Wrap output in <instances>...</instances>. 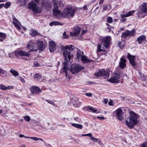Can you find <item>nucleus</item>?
<instances>
[{
  "instance_id": "1",
  "label": "nucleus",
  "mask_w": 147,
  "mask_h": 147,
  "mask_svg": "<svg viewBox=\"0 0 147 147\" xmlns=\"http://www.w3.org/2000/svg\"><path fill=\"white\" fill-rule=\"evenodd\" d=\"M60 1L53 0L54 15L58 18H61L62 17L66 18L73 17L75 13L76 9L72 7H67L61 13V10L64 5Z\"/></svg>"
},
{
  "instance_id": "2",
  "label": "nucleus",
  "mask_w": 147,
  "mask_h": 147,
  "mask_svg": "<svg viewBox=\"0 0 147 147\" xmlns=\"http://www.w3.org/2000/svg\"><path fill=\"white\" fill-rule=\"evenodd\" d=\"M74 49V47L71 45H66L61 47V49L65 58L64 63L62 64H70L72 61L71 58L73 55L70 51H73Z\"/></svg>"
},
{
  "instance_id": "3",
  "label": "nucleus",
  "mask_w": 147,
  "mask_h": 147,
  "mask_svg": "<svg viewBox=\"0 0 147 147\" xmlns=\"http://www.w3.org/2000/svg\"><path fill=\"white\" fill-rule=\"evenodd\" d=\"M80 65H64L63 71L65 73L67 77L70 74H75L84 69V67L80 66Z\"/></svg>"
},
{
  "instance_id": "4",
  "label": "nucleus",
  "mask_w": 147,
  "mask_h": 147,
  "mask_svg": "<svg viewBox=\"0 0 147 147\" xmlns=\"http://www.w3.org/2000/svg\"><path fill=\"white\" fill-rule=\"evenodd\" d=\"M28 49H31L29 52L36 51L39 49L40 51H43L45 49L43 41L36 42V40L30 41L27 45Z\"/></svg>"
},
{
  "instance_id": "5",
  "label": "nucleus",
  "mask_w": 147,
  "mask_h": 147,
  "mask_svg": "<svg viewBox=\"0 0 147 147\" xmlns=\"http://www.w3.org/2000/svg\"><path fill=\"white\" fill-rule=\"evenodd\" d=\"M138 117L139 116L136 114L132 111H130L129 117L126 121V124L129 128H133L134 125L139 123V120L138 119Z\"/></svg>"
},
{
  "instance_id": "6",
  "label": "nucleus",
  "mask_w": 147,
  "mask_h": 147,
  "mask_svg": "<svg viewBox=\"0 0 147 147\" xmlns=\"http://www.w3.org/2000/svg\"><path fill=\"white\" fill-rule=\"evenodd\" d=\"M122 74L121 70L117 69L114 73L113 76L108 80V82L112 83H118L120 82V78Z\"/></svg>"
},
{
  "instance_id": "7",
  "label": "nucleus",
  "mask_w": 147,
  "mask_h": 147,
  "mask_svg": "<svg viewBox=\"0 0 147 147\" xmlns=\"http://www.w3.org/2000/svg\"><path fill=\"white\" fill-rule=\"evenodd\" d=\"M28 8L31 9L34 14L40 13L41 12L42 9L40 7H39L33 1H32L28 3Z\"/></svg>"
},
{
  "instance_id": "8",
  "label": "nucleus",
  "mask_w": 147,
  "mask_h": 147,
  "mask_svg": "<svg viewBox=\"0 0 147 147\" xmlns=\"http://www.w3.org/2000/svg\"><path fill=\"white\" fill-rule=\"evenodd\" d=\"M140 10L138 13V16L139 18H144L145 16L144 13H147V3L144 2L139 7Z\"/></svg>"
},
{
  "instance_id": "9",
  "label": "nucleus",
  "mask_w": 147,
  "mask_h": 147,
  "mask_svg": "<svg viewBox=\"0 0 147 147\" xmlns=\"http://www.w3.org/2000/svg\"><path fill=\"white\" fill-rule=\"evenodd\" d=\"M111 40V37L109 36L102 38L100 40V41L105 47L108 48L110 45Z\"/></svg>"
},
{
  "instance_id": "10",
  "label": "nucleus",
  "mask_w": 147,
  "mask_h": 147,
  "mask_svg": "<svg viewBox=\"0 0 147 147\" xmlns=\"http://www.w3.org/2000/svg\"><path fill=\"white\" fill-rule=\"evenodd\" d=\"M15 54L16 56L18 57L20 56L29 57L30 55L29 52L22 50L16 51Z\"/></svg>"
},
{
  "instance_id": "11",
  "label": "nucleus",
  "mask_w": 147,
  "mask_h": 147,
  "mask_svg": "<svg viewBox=\"0 0 147 147\" xmlns=\"http://www.w3.org/2000/svg\"><path fill=\"white\" fill-rule=\"evenodd\" d=\"M136 41H137L140 45L145 44L147 42L146 36L144 35H141L137 38Z\"/></svg>"
},
{
  "instance_id": "12",
  "label": "nucleus",
  "mask_w": 147,
  "mask_h": 147,
  "mask_svg": "<svg viewBox=\"0 0 147 147\" xmlns=\"http://www.w3.org/2000/svg\"><path fill=\"white\" fill-rule=\"evenodd\" d=\"M49 49L51 52H53L56 48V45L53 40L50 41L49 43Z\"/></svg>"
},
{
  "instance_id": "13",
  "label": "nucleus",
  "mask_w": 147,
  "mask_h": 147,
  "mask_svg": "<svg viewBox=\"0 0 147 147\" xmlns=\"http://www.w3.org/2000/svg\"><path fill=\"white\" fill-rule=\"evenodd\" d=\"M30 90L33 94H38L42 92L41 90L37 86H32Z\"/></svg>"
},
{
  "instance_id": "14",
  "label": "nucleus",
  "mask_w": 147,
  "mask_h": 147,
  "mask_svg": "<svg viewBox=\"0 0 147 147\" xmlns=\"http://www.w3.org/2000/svg\"><path fill=\"white\" fill-rule=\"evenodd\" d=\"M81 31V28L76 27L73 28V32L70 33V35L72 36H77L80 34Z\"/></svg>"
},
{
  "instance_id": "15",
  "label": "nucleus",
  "mask_w": 147,
  "mask_h": 147,
  "mask_svg": "<svg viewBox=\"0 0 147 147\" xmlns=\"http://www.w3.org/2000/svg\"><path fill=\"white\" fill-rule=\"evenodd\" d=\"M127 58L131 64H135L136 56L131 55L129 53H127Z\"/></svg>"
},
{
  "instance_id": "16",
  "label": "nucleus",
  "mask_w": 147,
  "mask_h": 147,
  "mask_svg": "<svg viewBox=\"0 0 147 147\" xmlns=\"http://www.w3.org/2000/svg\"><path fill=\"white\" fill-rule=\"evenodd\" d=\"M116 116L118 119L121 121L123 120V118L122 116L123 112L121 109L120 108H118L116 110Z\"/></svg>"
},
{
  "instance_id": "17",
  "label": "nucleus",
  "mask_w": 147,
  "mask_h": 147,
  "mask_svg": "<svg viewBox=\"0 0 147 147\" xmlns=\"http://www.w3.org/2000/svg\"><path fill=\"white\" fill-rule=\"evenodd\" d=\"M77 54V57L76 58V61L77 62H79L80 60L83 56L84 55V53L83 52L81 51L80 50L78 49Z\"/></svg>"
},
{
  "instance_id": "18",
  "label": "nucleus",
  "mask_w": 147,
  "mask_h": 147,
  "mask_svg": "<svg viewBox=\"0 0 147 147\" xmlns=\"http://www.w3.org/2000/svg\"><path fill=\"white\" fill-rule=\"evenodd\" d=\"M32 77L36 80L40 82L41 80L42 76L40 73H36L35 74H31Z\"/></svg>"
},
{
  "instance_id": "19",
  "label": "nucleus",
  "mask_w": 147,
  "mask_h": 147,
  "mask_svg": "<svg viewBox=\"0 0 147 147\" xmlns=\"http://www.w3.org/2000/svg\"><path fill=\"white\" fill-rule=\"evenodd\" d=\"M13 24L15 25V26L18 29L20 30L21 29V28L19 25L20 24L19 22L16 18L14 16H13Z\"/></svg>"
},
{
  "instance_id": "20",
  "label": "nucleus",
  "mask_w": 147,
  "mask_h": 147,
  "mask_svg": "<svg viewBox=\"0 0 147 147\" xmlns=\"http://www.w3.org/2000/svg\"><path fill=\"white\" fill-rule=\"evenodd\" d=\"M33 123L32 125L34 126H36L38 127L39 129H45V127H44L43 126L41 125L40 123L37 121L33 120Z\"/></svg>"
},
{
  "instance_id": "21",
  "label": "nucleus",
  "mask_w": 147,
  "mask_h": 147,
  "mask_svg": "<svg viewBox=\"0 0 147 147\" xmlns=\"http://www.w3.org/2000/svg\"><path fill=\"white\" fill-rule=\"evenodd\" d=\"M80 60L83 63H88L93 61L92 60H89L88 59L85 55L82 57V58H81Z\"/></svg>"
},
{
  "instance_id": "22",
  "label": "nucleus",
  "mask_w": 147,
  "mask_h": 147,
  "mask_svg": "<svg viewBox=\"0 0 147 147\" xmlns=\"http://www.w3.org/2000/svg\"><path fill=\"white\" fill-rule=\"evenodd\" d=\"M128 32L129 36L130 37H134L136 34V31L134 29H133L132 30L130 31L127 30Z\"/></svg>"
},
{
  "instance_id": "23",
  "label": "nucleus",
  "mask_w": 147,
  "mask_h": 147,
  "mask_svg": "<svg viewBox=\"0 0 147 147\" xmlns=\"http://www.w3.org/2000/svg\"><path fill=\"white\" fill-rule=\"evenodd\" d=\"M30 34L33 36H35L36 35H40V34L39 33H38L37 31L31 29L30 32Z\"/></svg>"
},
{
  "instance_id": "24",
  "label": "nucleus",
  "mask_w": 147,
  "mask_h": 147,
  "mask_svg": "<svg viewBox=\"0 0 147 147\" xmlns=\"http://www.w3.org/2000/svg\"><path fill=\"white\" fill-rule=\"evenodd\" d=\"M70 124L72 126L79 129H81L83 128L82 125L80 124H78L73 123H70Z\"/></svg>"
},
{
  "instance_id": "25",
  "label": "nucleus",
  "mask_w": 147,
  "mask_h": 147,
  "mask_svg": "<svg viewBox=\"0 0 147 147\" xmlns=\"http://www.w3.org/2000/svg\"><path fill=\"white\" fill-rule=\"evenodd\" d=\"M50 26H53V25H63L62 23L56 21H54L50 23Z\"/></svg>"
},
{
  "instance_id": "26",
  "label": "nucleus",
  "mask_w": 147,
  "mask_h": 147,
  "mask_svg": "<svg viewBox=\"0 0 147 147\" xmlns=\"http://www.w3.org/2000/svg\"><path fill=\"white\" fill-rule=\"evenodd\" d=\"M109 73L110 71H109L103 70V77L105 78L109 77L110 75Z\"/></svg>"
},
{
  "instance_id": "27",
  "label": "nucleus",
  "mask_w": 147,
  "mask_h": 147,
  "mask_svg": "<svg viewBox=\"0 0 147 147\" xmlns=\"http://www.w3.org/2000/svg\"><path fill=\"white\" fill-rule=\"evenodd\" d=\"M94 75L97 77H99L100 76L103 77V70H99L95 73Z\"/></svg>"
},
{
  "instance_id": "28",
  "label": "nucleus",
  "mask_w": 147,
  "mask_h": 147,
  "mask_svg": "<svg viewBox=\"0 0 147 147\" xmlns=\"http://www.w3.org/2000/svg\"><path fill=\"white\" fill-rule=\"evenodd\" d=\"M25 138H29L30 139H32L33 140H34V141H37V140H40L42 141H43L42 139L40 138H38L36 137H28L26 136H25L24 137Z\"/></svg>"
},
{
  "instance_id": "29",
  "label": "nucleus",
  "mask_w": 147,
  "mask_h": 147,
  "mask_svg": "<svg viewBox=\"0 0 147 147\" xmlns=\"http://www.w3.org/2000/svg\"><path fill=\"white\" fill-rule=\"evenodd\" d=\"M123 57V56L121 58L119 64H125L127 60Z\"/></svg>"
},
{
  "instance_id": "30",
  "label": "nucleus",
  "mask_w": 147,
  "mask_h": 147,
  "mask_svg": "<svg viewBox=\"0 0 147 147\" xmlns=\"http://www.w3.org/2000/svg\"><path fill=\"white\" fill-rule=\"evenodd\" d=\"M129 36L128 33L127 32V30H126L125 32H122L121 36V37H123L124 38H127Z\"/></svg>"
},
{
  "instance_id": "31",
  "label": "nucleus",
  "mask_w": 147,
  "mask_h": 147,
  "mask_svg": "<svg viewBox=\"0 0 147 147\" xmlns=\"http://www.w3.org/2000/svg\"><path fill=\"white\" fill-rule=\"evenodd\" d=\"M10 72L15 77H16L19 75V73L14 69H11L10 70Z\"/></svg>"
},
{
  "instance_id": "32",
  "label": "nucleus",
  "mask_w": 147,
  "mask_h": 147,
  "mask_svg": "<svg viewBox=\"0 0 147 147\" xmlns=\"http://www.w3.org/2000/svg\"><path fill=\"white\" fill-rule=\"evenodd\" d=\"M124 44L121 42H119L118 43V46L121 49H123L124 47Z\"/></svg>"
},
{
  "instance_id": "33",
  "label": "nucleus",
  "mask_w": 147,
  "mask_h": 147,
  "mask_svg": "<svg viewBox=\"0 0 147 147\" xmlns=\"http://www.w3.org/2000/svg\"><path fill=\"white\" fill-rule=\"evenodd\" d=\"M106 21L109 23H111L113 22V19L110 16L107 17V18Z\"/></svg>"
},
{
  "instance_id": "34",
  "label": "nucleus",
  "mask_w": 147,
  "mask_h": 147,
  "mask_svg": "<svg viewBox=\"0 0 147 147\" xmlns=\"http://www.w3.org/2000/svg\"><path fill=\"white\" fill-rule=\"evenodd\" d=\"M135 12V10L130 11L126 13L127 17H129L131 16Z\"/></svg>"
},
{
  "instance_id": "35",
  "label": "nucleus",
  "mask_w": 147,
  "mask_h": 147,
  "mask_svg": "<svg viewBox=\"0 0 147 147\" xmlns=\"http://www.w3.org/2000/svg\"><path fill=\"white\" fill-rule=\"evenodd\" d=\"M101 46H100L99 45H98V49L97 50L98 52H100L101 51H105L103 48L102 49H101Z\"/></svg>"
},
{
  "instance_id": "36",
  "label": "nucleus",
  "mask_w": 147,
  "mask_h": 147,
  "mask_svg": "<svg viewBox=\"0 0 147 147\" xmlns=\"http://www.w3.org/2000/svg\"><path fill=\"white\" fill-rule=\"evenodd\" d=\"M24 120L27 122H29L31 119L30 117L28 116H25L24 117Z\"/></svg>"
},
{
  "instance_id": "37",
  "label": "nucleus",
  "mask_w": 147,
  "mask_h": 147,
  "mask_svg": "<svg viewBox=\"0 0 147 147\" xmlns=\"http://www.w3.org/2000/svg\"><path fill=\"white\" fill-rule=\"evenodd\" d=\"M6 37V34L3 32H0V37L4 39H5Z\"/></svg>"
},
{
  "instance_id": "38",
  "label": "nucleus",
  "mask_w": 147,
  "mask_h": 147,
  "mask_svg": "<svg viewBox=\"0 0 147 147\" xmlns=\"http://www.w3.org/2000/svg\"><path fill=\"white\" fill-rule=\"evenodd\" d=\"M137 76L139 77L142 78L144 76V74H142L141 72L139 71L137 74Z\"/></svg>"
},
{
  "instance_id": "39",
  "label": "nucleus",
  "mask_w": 147,
  "mask_h": 147,
  "mask_svg": "<svg viewBox=\"0 0 147 147\" xmlns=\"http://www.w3.org/2000/svg\"><path fill=\"white\" fill-rule=\"evenodd\" d=\"M88 109L90 111H92L93 113L97 111V110L95 109L94 108L90 107H88Z\"/></svg>"
},
{
  "instance_id": "40",
  "label": "nucleus",
  "mask_w": 147,
  "mask_h": 147,
  "mask_svg": "<svg viewBox=\"0 0 147 147\" xmlns=\"http://www.w3.org/2000/svg\"><path fill=\"white\" fill-rule=\"evenodd\" d=\"M90 138L91 140L95 142H96L98 140L97 138H94V137L92 136H92H91L90 137Z\"/></svg>"
},
{
  "instance_id": "41",
  "label": "nucleus",
  "mask_w": 147,
  "mask_h": 147,
  "mask_svg": "<svg viewBox=\"0 0 147 147\" xmlns=\"http://www.w3.org/2000/svg\"><path fill=\"white\" fill-rule=\"evenodd\" d=\"M63 38L64 39L68 38L69 36V35H67L66 34V32H63Z\"/></svg>"
},
{
  "instance_id": "42",
  "label": "nucleus",
  "mask_w": 147,
  "mask_h": 147,
  "mask_svg": "<svg viewBox=\"0 0 147 147\" xmlns=\"http://www.w3.org/2000/svg\"><path fill=\"white\" fill-rule=\"evenodd\" d=\"M6 86L3 84L0 85V89L2 90H6Z\"/></svg>"
},
{
  "instance_id": "43",
  "label": "nucleus",
  "mask_w": 147,
  "mask_h": 147,
  "mask_svg": "<svg viewBox=\"0 0 147 147\" xmlns=\"http://www.w3.org/2000/svg\"><path fill=\"white\" fill-rule=\"evenodd\" d=\"M11 5V3L10 2H7L5 4V7L6 8H8Z\"/></svg>"
},
{
  "instance_id": "44",
  "label": "nucleus",
  "mask_w": 147,
  "mask_h": 147,
  "mask_svg": "<svg viewBox=\"0 0 147 147\" xmlns=\"http://www.w3.org/2000/svg\"><path fill=\"white\" fill-rule=\"evenodd\" d=\"M141 147H147V142L142 143L141 145Z\"/></svg>"
},
{
  "instance_id": "45",
  "label": "nucleus",
  "mask_w": 147,
  "mask_h": 147,
  "mask_svg": "<svg viewBox=\"0 0 147 147\" xmlns=\"http://www.w3.org/2000/svg\"><path fill=\"white\" fill-rule=\"evenodd\" d=\"M82 136H88L90 137L92 136V134L91 133H89L86 134H82Z\"/></svg>"
},
{
  "instance_id": "46",
  "label": "nucleus",
  "mask_w": 147,
  "mask_h": 147,
  "mask_svg": "<svg viewBox=\"0 0 147 147\" xmlns=\"http://www.w3.org/2000/svg\"><path fill=\"white\" fill-rule=\"evenodd\" d=\"M132 67L134 69H136L137 70H139V69L137 67V65H131Z\"/></svg>"
},
{
  "instance_id": "47",
  "label": "nucleus",
  "mask_w": 147,
  "mask_h": 147,
  "mask_svg": "<svg viewBox=\"0 0 147 147\" xmlns=\"http://www.w3.org/2000/svg\"><path fill=\"white\" fill-rule=\"evenodd\" d=\"M46 101L49 103L53 105L54 103L52 101V100H46Z\"/></svg>"
},
{
  "instance_id": "48",
  "label": "nucleus",
  "mask_w": 147,
  "mask_h": 147,
  "mask_svg": "<svg viewBox=\"0 0 147 147\" xmlns=\"http://www.w3.org/2000/svg\"><path fill=\"white\" fill-rule=\"evenodd\" d=\"M126 65H119V67L121 69L124 68Z\"/></svg>"
},
{
  "instance_id": "49",
  "label": "nucleus",
  "mask_w": 147,
  "mask_h": 147,
  "mask_svg": "<svg viewBox=\"0 0 147 147\" xmlns=\"http://www.w3.org/2000/svg\"><path fill=\"white\" fill-rule=\"evenodd\" d=\"M85 95L86 96H88V97H91V96H92V93H86Z\"/></svg>"
},
{
  "instance_id": "50",
  "label": "nucleus",
  "mask_w": 147,
  "mask_h": 147,
  "mask_svg": "<svg viewBox=\"0 0 147 147\" xmlns=\"http://www.w3.org/2000/svg\"><path fill=\"white\" fill-rule=\"evenodd\" d=\"M113 101L112 100H110L109 102H108V105L110 106L113 105Z\"/></svg>"
},
{
  "instance_id": "51",
  "label": "nucleus",
  "mask_w": 147,
  "mask_h": 147,
  "mask_svg": "<svg viewBox=\"0 0 147 147\" xmlns=\"http://www.w3.org/2000/svg\"><path fill=\"white\" fill-rule=\"evenodd\" d=\"M13 88V87L12 86H8L6 87V90Z\"/></svg>"
},
{
  "instance_id": "52",
  "label": "nucleus",
  "mask_w": 147,
  "mask_h": 147,
  "mask_svg": "<svg viewBox=\"0 0 147 147\" xmlns=\"http://www.w3.org/2000/svg\"><path fill=\"white\" fill-rule=\"evenodd\" d=\"M97 118L101 120H103L105 119V118L103 117H101L99 116L97 117Z\"/></svg>"
},
{
  "instance_id": "53",
  "label": "nucleus",
  "mask_w": 147,
  "mask_h": 147,
  "mask_svg": "<svg viewBox=\"0 0 147 147\" xmlns=\"http://www.w3.org/2000/svg\"><path fill=\"white\" fill-rule=\"evenodd\" d=\"M120 16L122 18H123L124 17H127L126 13V14H121Z\"/></svg>"
},
{
  "instance_id": "54",
  "label": "nucleus",
  "mask_w": 147,
  "mask_h": 147,
  "mask_svg": "<svg viewBox=\"0 0 147 147\" xmlns=\"http://www.w3.org/2000/svg\"><path fill=\"white\" fill-rule=\"evenodd\" d=\"M127 20V19L126 18H123L121 20V22H125Z\"/></svg>"
},
{
  "instance_id": "55",
  "label": "nucleus",
  "mask_w": 147,
  "mask_h": 147,
  "mask_svg": "<svg viewBox=\"0 0 147 147\" xmlns=\"http://www.w3.org/2000/svg\"><path fill=\"white\" fill-rule=\"evenodd\" d=\"M108 101V100L107 98L105 99L104 100H103V102L105 104H107Z\"/></svg>"
},
{
  "instance_id": "56",
  "label": "nucleus",
  "mask_w": 147,
  "mask_h": 147,
  "mask_svg": "<svg viewBox=\"0 0 147 147\" xmlns=\"http://www.w3.org/2000/svg\"><path fill=\"white\" fill-rule=\"evenodd\" d=\"M20 79L22 82L24 83L25 82V80L24 79V78H22V77H20Z\"/></svg>"
},
{
  "instance_id": "57",
  "label": "nucleus",
  "mask_w": 147,
  "mask_h": 147,
  "mask_svg": "<svg viewBox=\"0 0 147 147\" xmlns=\"http://www.w3.org/2000/svg\"><path fill=\"white\" fill-rule=\"evenodd\" d=\"M5 5V4L3 3L0 4V9L3 7Z\"/></svg>"
},
{
  "instance_id": "58",
  "label": "nucleus",
  "mask_w": 147,
  "mask_h": 147,
  "mask_svg": "<svg viewBox=\"0 0 147 147\" xmlns=\"http://www.w3.org/2000/svg\"><path fill=\"white\" fill-rule=\"evenodd\" d=\"M83 9L84 10H88V8L87 7V6H86V5H85L83 7Z\"/></svg>"
},
{
  "instance_id": "59",
  "label": "nucleus",
  "mask_w": 147,
  "mask_h": 147,
  "mask_svg": "<svg viewBox=\"0 0 147 147\" xmlns=\"http://www.w3.org/2000/svg\"><path fill=\"white\" fill-rule=\"evenodd\" d=\"M107 9V5H105L104 6L103 9V10L104 11H105Z\"/></svg>"
},
{
  "instance_id": "60",
  "label": "nucleus",
  "mask_w": 147,
  "mask_h": 147,
  "mask_svg": "<svg viewBox=\"0 0 147 147\" xmlns=\"http://www.w3.org/2000/svg\"><path fill=\"white\" fill-rule=\"evenodd\" d=\"M104 0H100L99 2V4L100 5L103 3Z\"/></svg>"
},
{
  "instance_id": "61",
  "label": "nucleus",
  "mask_w": 147,
  "mask_h": 147,
  "mask_svg": "<svg viewBox=\"0 0 147 147\" xmlns=\"http://www.w3.org/2000/svg\"><path fill=\"white\" fill-rule=\"evenodd\" d=\"M24 136H24V135L22 134H20L19 135V137L20 138H23V137H24Z\"/></svg>"
},
{
  "instance_id": "62",
  "label": "nucleus",
  "mask_w": 147,
  "mask_h": 147,
  "mask_svg": "<svg viewBox=\"0 0 147 147\" xmlns=\"http://www.w3.org/2000/svg\"><path fill=\"white\" fill-rule=\"evenodd\" d=\"M0 73L3 74H4V72L3 70L0 69Z\"/></svg>"
},
{
  "instance_id": "63",
  "label": "nucleus",
  "mask_w": 147,
  "mask_h": 147,
  "mask_svg": "<svg viewBox=\"0 0 147 147\" xmlns=\"http://www.w3.org/2000/svg\"><path fill=\"white\" fill-rule=\"evenodd\" d=\"M41 5H42V7H43L45 6V4L44 3H43L42 2V3H41Z\"/></svg>"
},
{
  "instance_id": "64",
  "label": "nucleus",
  "mask_w": 147,
  "mask_h": 147,
  "mask_svg": "<svg viewBox=\"0 0 147 147\" xmlns=\"http://www.w3.org/2000/svg\"><path fill=\"white\" fill-rule=\"evenodd\" d=\"M92 84V82H88V84L89 85H91V84Z\"/></svg>"
}]
</instances>
